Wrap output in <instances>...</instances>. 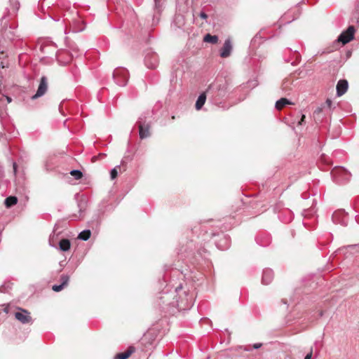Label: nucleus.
<instances>
[{"label": "nucleus", "instance_id": "f257e3e1", "mask_svg": "<svg viewBox=\"0 0 359 359\" xmlns=\"http://www.w3.org/2000/svg\"><path fill=\"white\" fill-rule=\"evenodd\" d=\"M165 277L158 281V310L168 316H174L180 311L188 310L194 305V294L187 283H180L172 290Z\"/></svg>", "mask_w": 359, "mask_h": 359}, {"label": "nucleus", "instance_id": "f03ea898", "mask_svg": "<svg viewBox=\"0 0 359 359\" xmlns=\"http://www.w3.org/2000/svg\"><path fill=\"white\" fill-rule=\"evenodd\" d=\"M207 94L212 97V101L217 104L218 101L227 94V83L217 81L211 83L207 88Z\"/></svg>", "mask_w": 359, "mask_h": 359}, {"label": "nucleus", "instance_id": "7ed1b4c3", "mask_svg": "<svg viewBox=\"0 0 359 359\" xmlns=\"http://www.w3.org/2000/svg\"><path fill=\"white\" fill-rule=\"evenodd\" d=\"M196 251V247L192 241L187 242V243L182 244V246L178 249L177 254L180 259H191L195 256ZM202 252H205V250L198 249L197 253L202 256Z\"/></svg>", "mask_w": 359, "mask_h": 359}, {"label": "nucleus", "instance_id": "20e7f679", "mask_svg": "<svg viewBox=\"0 0 359 359\" xmlns=\"http://www.w3.org/2000/svg\"><path fill=\"white\" fill-rule=\"evenodd\" d=\"M333 181L339 184L346 183L351 178V173L343 167H335L331 171Z\"/></svg>", "mask_w": 359, "mask_h": 359}, {"label": "nucleus", "instance_id": "39448f33", "mask_svg": "<svg viewBox=\"0 0 359 359\" xmlns=\"http://www.w3.org/2000/svg\"><path fill=\"white\" fill-rule=\"evenodd\" d=\"M128 72L125 68H117L113 72V78L117 85L125 86L128 80Z\"/></svg>", "mask_w": 359, "mask_h": 359}, {"label": "nucleus", "instance_id": "423d86ee", "mask_svg": "<svg viewBox=\"0 0 359 359\" xmlns=\"http://www.w3.org/2000/svg\"><path fill=\"white\" fill-rule=\"evenodd\" d=\"M355 31L354 26L350 25L346 31H344L340 34L337 41L338 43H341L343 45L346 44L353 39Z\"/></svg>", "mask_w": 359, "mask_h": 359}, {"label": "nucleus", "instance_id": "0eeeda50", "mask_svg": "<svg viewBox=\"0 0 359 359\" xmlns=\"http://www.w3.org/2000/svg\"><path fill=\"white\" fill-rule=\"evenodd\" d=\"M145 117H140L137 122L139 126V135L141 139H144L150 135V124L144 120Z\"/></svg>", "mask_w": 359, "mask_h": 359}, {"label": "nucleus", "instance_id": "6e6552de", "mask_svg": "<svg viewBox=\"0 0 359 359\" xmlns=\"http://www.w3.org/2000/svg\"><path fill=\"white\" fill-rule=\"evenodd\" d=\"M18 311L15 313V318L22 324H28L32 322L30 313L25 309L18 308Z\"/></svg>", "mask_w": 359, "mask_h": 359}, {"label": "nucleus", "instance_id": "1a4fd4ad", "mask_svg": "<svg viewBox=\"0 0 359 359\" xmlns=\"http://www.w3.org/2000/svg\"><path fill=\"white\" fill-rule=\"evenodd\" d=\"M144 63L147 68L155 69L156 67V54L155 52L148 49L145 52Z\"/></svg>", "mask_w": 359, "mask_h": 359}, {"label": "nucleus", "instance_id": "9d476101", "mask_svg": "<svg viewBox=\"0 0 359 359\" xmlns=\"http://www.w3.org/2000/svg\"><path fill=\"white\" fill-rule=\"evenodd\" d=\"M157 334L154 328H151L144 334L142 337V342L147 346L149 345H153L156 339Z\"/></svg>", "mask_w": 359, "mask_h": 359}, {"label": "nucleus", "instance_id": "9b49d317", "mask_svg": "<svg viewBox=\"0 0 359 359\" xmlns=\"http://www.w3.org/2000/svg\"><path fill=\"white\" fill-rule=\"evenodd\" d=\"M48 89V81L46 76H42L40 80V83L38 87L37 91L35 95L32 97V100H35L38 97L43 96Z\"/></svg>", "mask_w": 359, "mask_h": 359}, {"label": "nucleus", "instance_id": "f8f14e48", "mask_svg": "<svg viewBox=\"0 0 359 359\" xmlns=\"http://www.w3.org/2000/svg\"><path fill=\"white\" fill-rule=\"evenodd\" d=\"M332 219L334 223L340 224L343 226L347 225V215L344 210L334 212L332 216Z\"/></svg>", "mask_w": 359, "mask_h": 359}, {"label": "nucleus", "instance_id": "ddd939ff", "mask_svg": "<svg viewBox=\"0 0 359 359\" xmlns=\"http://www.w3.org/2000/svg\"><path fill=\"white\" fill-rule=\"evenodd\" d=\"M233 49L232 43L230 39L225 40L223 46L220 49L219 55L222 58H226L230 56Z\"/></svg>", "mask_w": 359, "mask_h": 359}, {"label": "nucleus", "instance_id": "4468645a", "mask_svg": "<svg viewBox=\"0 0 359 359\" xmlns=\"http://www.w3.org/2000/svg\"><path fill=\"white\" fill-rule=\"evenodd\" d=\"M348 83L346 79H340L337 84V95L340 97L348 90Z\"/></svg>", "mask_w": 359, "mask_h": 359}, {"label": "nucleus", "instance_id": "2eb2a0df", "mask_svg": "<svg viewBox=\"0 0 359 359\" xmlns=\"http://www.w3.org/2000/svg\"><path fill=\"white\" fill-rule=\"evenodd\" d=\"M230 238L226 235H223L221 238L216 242V246L221 250H225L230 246Z\"/></svg>", "mask_w": 359, "mask_h": 359}, {"label": "nucleus", "instance_id": "dca6fc26", "mask_svg": "<svg viewBox=\"0 0 359 359\" xmlns=\"http://www.w3.org/2000/svg\"><path fill=\"white\" fill-rule=\"evenodd\" d=\"M273 278V272L271 269L263 270L262 283L264 285H269Z\"/></svg>", "mask_w": 359, "mask_h": 359}, {"label": "nucleus", "instance_id": "f3484780", "mask_svg": "<svg viewBox=\"0 0 359 359\" xmlns=\"http://www.w3.org/2000/svg\"><path fill=\"white\" fill-rule=\"evenodd\" d=\"M135 351L133 346H130L125 352L116 354L114 359H128Z\"/></svg>", "mask_w": 359, "mask_h": 359}, {"label": "nucleus", "instance_id": "a211bd4d", "mask_svg": "<svg viewBox=\"0 0 359 359\" xmlns=\"http://www.w3.org/2000/svg\"><path fill=\"white\" fill-rule=\"evenodd\" d=\"M206 93L207 90L205 92L201 93L200 95L198 96L195 105L196 110L201 109L205 103L207 97Z\"/></svg>", "mask_w": 359, "mask_h": 359}, {"label": "nucleus", "instance_id": "6ab92c4d", "mask_svg": "<svg viewBox=\"0 0 359 359\" xmlns=\"http://www.w3.org/2000/svg\"><path fill=\"white\" fill-rule=\"evenodd\" d=\"M173 23L178 28L182 27L185 24L184 16L180 14L175 15Z\"/></svg>", "mask_w": 359, "mask_h": 359}, {"label": "nucleus", "instance_id": "aec40b11", "mask_svg": "<svg viewBox=\"0 0 359 359\" xmlns=\"http://www.w3.org/2000/svg\"><path fill=\"white\" fill-rule=\"evenodd\" d=\"M60 250L66 252L70 249L71 243L69 240L64 238L59 242Z\"/></svg>", "mask_w": 359, "mask_h": 359}, {"label": "nucleus", "instance_id": "412c9836", "mask_svg": "<svg viewBox=\"0 0 359 359\" xmlns=\"http://www.w3.org/2000/svg\"><path fill=\"white\" fill-rule=\"evenodd\" d=\"M287 104H292V102L287 98L283 97L276 102V108L280 110Z\"/></svg>", "mask_w": 359, "mask_h": 359}, {"label": "nucleus", "instance_id": "4be33fe9", "mask_svg": "<svg viewBox=\"0 0 359 359\" xmlns=\"http://www.w3.org/2000/svg\"><path fill=\"white\" fill-rule=\"evenodd\" d=\"M203 41L212 44H215L218 42V36L217 35H211L210 34H207L203 37Z\"/></svg>", "mask_w": 359, "mask_h": 359}, {"label": "nucleus", "instance_id": "5701e85b", "mask_svg": "<svg viewBox=\"0 0 359 359\" xmlns=\"http://www.w3.org/2000/svg\"><path fill=\"white\" fill-rule=\"evenodd\" d=\"M18 203V198L15 196H9L5 199L4 203L7 208H11Z\"/></svg>", "mask_w": 359, "mask_h": 359}, {"label": "nucleus", "instance_id": "b1692460", "mask_svg": "<svg viewBox=\"0 0 359 359\" xmlns=\"http://www.w3.org/2000/svg\"><path fill=\"white\" fill-rule=\"evenodd\" d=\"M77 205H78V208H79V212H80V215H79V218H80V217H82L81 213L86 210V198H81L78 201Z\"/></svg>", "mask_w": 359, "mask_h": 359}, {"label": "nucleus", "instance_id": "393cba45", "mask_svg": "<svg viewBox=\"0 0 359 359\" xmlns=\"http://www.w3.org/2000/svg\"><path fill=\"white\" fill-rule=\"evenodd\" d=\"M90 235L91 232L90 230H84L79 234L78 238L82 241H87L90 237Z\"/></svg>", "mask_w": 359, "mask_h": 359}, {"label": "nucleus", "instance_id": "a878e982", "mask_svg": "<svg viewBox=\"0 0 359 359\" xmlns=\"http://www.w3.org/2000/svg\"><path fill=\"white\" fill-rule=\"evenodd\" d=\"M11 7V11L13 13H16L20 7V4L18 0H10Z\"/></svg>", "mask_w": 359, "mask_h": 359}, {"label": "nucleus", "instance_id": "bb28decb", "mask_svg": "<svg viewBox=\"0 0 359 359\" xmlns=\"http://www.w3.org/2000/svg\"><path fill=\"white\" fill-rule=\"evenodd\" d=\"M70 175L74 177L75 180H80L83 177V173L79 170H72L70 171Z\"/></svg>", "mask_w": 359, "mask_h": 359}, {"label": "nucleus", "instance_id": "cd10ccee", "mask_svg": "<svg viewBox=\"0 0 359 359\" xmlns=\"http://www.w3.org/2000/svg\"><path fill=\"white\" fill-rule=\"evenodd\" d=\"M118 168H120V165H117L116 167H115L114 168H113L111 170L110 176H111V180H114L117 177V175H118L117 169Z\"/></svg>", "mask_w": 359, "mask_h": 359}, {"label": "nucleus", "instance_id": "c85d7f7f", "mask_svg": "<svg viewBox=\"0 0 359 359\" xmlns=\"http://www.w3.org/2000/svg\"><path fill=\"white\" fill-rule=\"evenodd\" d=\"M60 280L62 281L61 284L65 287L67 285L69 278L68 276L62 274L60 277Z\"/></svg>", "mask_w": 359, "mask_h": 359}, {"label": "nucleus", "instance_id": "c756f323", "mask_svg": "<svg viewBox=\"0 0 359 359\" xmlns=\"http://www.w3.org/2000/svg\"><path fill=\"white\" fill-rule=\"evenodd\" d=\"M290 85V79L285 80L282 84L283 90L287 92V90H288L287 88H289Z\"/></svg>", "mask_w": 359, "mask_h": 359}, {"label": "nucleus", "instance_id": "7c9ffc66", "mask_svg": "<svg viewBox=\"0 0 359 359\" xmlns=\"http://www.w3.org/2000/svg\"><path fill=\"white\" fill-rule=\"evenodd\" d=\"M325 105L329 109L330 111H332L335 108L334 106H333L332 101L330 99H327L325 101Z\"/></svg>", "mask_w": 359, "mask_h": 359}, {"label": "nucleus", "instance_id": "2f4dec72", "mask_svg": "<svg viewBox=\"0 0 359 359\" xmlns=\"http://www.w3.org/2000/svg\"><path fill=\"white\" fill-rule=\"evenodd\" d=\"M259 239L260 238L259 237L256 238L257 243L259 244L260 245L266 246L270 243L269 238H266V240L264 241V242L260 241Z\"/></svg>", "mask_w": 359, "mask_h": 359}, {"label": "nucleus", "instance_id": "473e14b6", "mask_svg": "<svg viewBox=\"0 0 359 359\" xmlns=\"http://www.w3.org/2000/svg\"><path fill=\"white\" fill-rule=\"evenodd\" d=\"M64 287H65L63 286V285L60 284V285H54L52 288H53V290L55 291V292H60Z\"/></svg>", "mask_w": 359, "mask_h": 359}, {"label": "nucleus", "instance_id": "72a5a7b5", "mask_svg": "<svg viewBox=\"0 0 359 359\" xmlns=\"http://www.w3.org/2000/svg\"><path fill=\"white\" fill-rule=\"evenodd\" d=\"M199 16L202 18V19H204V20H206L208 18V15L203 12V11H201L200 13H199Z\"/></svg>", "mask_w": 359, "mask_h": 359}, {"label": "nucleus", "instance_id": "f704fd0d", "mask_svg": "<svg viewBox=\"0 0 359 359\" xmlns=\"http://www.w3.org/2000/svg\"><path fill=\"white\" fill-rule=\"evenodd\" d=\"M105 154H100L99 156H95L93 157L92 160L93 161H95L99 158V156H105Z\"/></svg>", "mask_w": 359, "mask_h": 359}, {"label": "nucleus", "instance_id": "c9c22d12", "mask_svg": "<svg viewBox=\"0 0 359 359\" xmlns=\"http://www.w3.org/2000/svg\"><path fill=\"white\" fill-rule=\"evenodd\" d=\"M262 346V344L261 343H256L253 344V348L257 349L259 348Z\"/></svg>", "mask_w": 359, "mask_h": 359}, {"label": "nucleus", "instance_id": "e433bc0d", "mask_svg": "<svg viewBox=\"0 0 359 359\" xmlns=\"http://www.w3.org/2000/svg\"><path fill=\"white\" fill-rule=\"evenodd\" d=\"M305 118H306L305 115H302V118H301L300 121H299V124L302 125L305 121Z\"/></svg>", "mask_w": 359, "mask_h": 359}, {"label": "nucleus", "instance_id": "4c0bfd02", "mask_svg": "<svg viewBox=\"0 0 359 359\" xmlns=\"http://www.w3.org/2000/svg\"><path fill=\"white\" fill-rule=\"evenodd\" d=\"M311 357H312V351H311L310 353L306 354L304 359H311Z\"/></svg>", "mask_w": 359, "mask_h": 359}, {"label": "nucleus", "instance_id": "58836bf2", "mask_svg": "<svg viewBox=\"0 0 359 359\" xmlns=\"http://www.w3.org/2000/svg\"><path fill=\"white\" fill-rule=\"evenodd\" d=\"M13 171L15 173L16 172V170H17V165H16V163H13Z\"/></svg>", "mask_w": 359, "mask_h": 359}, {"label": "nucleus", "instance_id": "ea45409f", "mask_svg": "<svg viewBox=\"0 0 359 359\" xmlns=\"http://www.w3.org/2000/svg\"><path fill=\"white\" fill-rule=\"evenodd\" d=\"M5 98L6 99V100H7L8 103L11 102V101H12L11 97H8V96H5Z\"/></svg>", "mask_w": 359, "mask_h": 359}, {"label": "nucleus", "instance_id": "a19ab883", "mask_svg": "<svg viewBox=\"0 0 359 359\" xmlns=\"http://www.w3.org/2000/svg\"><path fill=\"white\" fill-rule=\"evenodd\" d=\"M0 292H6V290H5V287H4V285H1V286L0 287Z\"/></svg>", "mask_w": 359, "mask_h": 359}, {"label": "nucleus", "instance_id": "79ce46f5", "mask_svg": "<svg viewBox=\"0 0 359 359\" xmlns=\"http://www.w3.org/2000/svg\"><path fill=\"white\" fill-rule=\"evenodd\" d=\"M244 350H245V351H250V350H251V348H250V346H248V347H245V348H244Z\"/></svg>", "mask_w": 359, "mask_h": 359}, {"label": "nucleus", "instance_id": "37998d69", "mask_svg": "<svg viewBox=\"0 0 359 359\" xmlns=\"http://www.w3.org/2000/svg\"><path fill=\"white\" fill-rule=\"evenodd\" d=\"M318 316L319 317H322L323 316V312L322 311H320Z\"/></svg>", "mask_w": 359, "mask_h": 359}, {"label": "nucleus", "instance_id": "c03bdc74", "mask_svg": "<svg viewBox=\"0 0 359 359\" xmlns=\"http://www.w3.org/2000/svg\"><path fill=\"white\" fill-rule=\"evenodd\" d=\"M4 311H5L6 313H8V306H6V308L4 309Z\"/></svg>", "mask_w": 359, "mask_h": 359}, {"label": "nucleus", "instance_id": "a18cd8bd", "mask_svg": "<svg viewBox=\"0 0 359 359\" xmlns=\"http://www.w3.org/2000/svg\"><path fill=\"white\" fill-rule=\"evenodd\" d=\"M161 321V323H163L164 322L167 323V320L166 319H165V320L162 319Z\"/></svg>", "mask_w": 359, "mask_h": 359}, {"label": "nucleus", "instance_id": "49530a36", "mask_svg": "<svg viewBox=\"0 0 359 359\" xmlns=\"http://www.w3.org/2000/svg\"><path fill=\"white\" fill-rule=\"evenodd\" d=\"M168 330H169V329H165V330H163V334H165V332H166L167 331H168Z\"/></svg>", "mask_w": 359, "mask_h": 359}, {"label": "nucleus", "instance_id": "de8ad7c7", "mask_svg": "<svg viewBox=\"0 0 359 359\" xmlns=\"http://www.w3.org/2000/svg\"><path fill=\"white\" fill-rule=\"evenodd\" d=\"M72 217L75 218V219L78 217L76 215H73Z\"/></svg>", "mask_w": 359, "mask_h": 359}, {"label": "nucleus", "instance_id": "09e8293b", "mask_svg": "<svg viewBox=\"0 0 359 359\" xmlns=\"http://www.w3.org/2000/svg\"><path fill=\"white\" fill-rule=\"evenodd\" d=\"M82 30H83V29H78V31H82ZM74 32H77V30H74Z\"/></svg>", "mask_w": 359, "mask_h": 359}, {"label": "nucleus", "instance_id": "8fccbe9b", "mask_svg": "<svg viewBox=\"0 0 359 359\" xmlns=\"http://www.w3.org/2000/svg\"><path fill=\"white\" fill-rule=\"evenodd\" d=\"M155 3V6L157 4V0H154Z\"/></svg>", "mask_w": 359, "mask_h": 359}, {"label": "nucleus", "instance_id": "3c124183", "mask_svg": "<svg viewBox=\"0 0 359 359\" xmlns=\"http://www.w3.org/2000/svg\"><path fill=\"white\" fill-rule=\"evenodd\" d=\"M4 50H0V53L4 54Z\"/></svg>", "mask_w": 359, "mask_h": 359}]
</instances>
